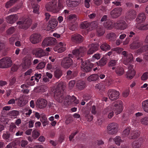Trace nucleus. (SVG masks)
<instances>
[{"label":"nucleus","mask_w":148,"mask_h":148,"mask_svg":"<svg viewBox=\"0 0 148 148\" xmlns=\"http://www.w3.org/2000/svg\"><path fill=\"white\" fill-rule=\"evenodd\" d=\"M66 87L63 83H59L57 85L56 88L54 90V97L56 101L59 102H61L62 101L64 97L62 91H63Z\"/></svg>","instance_id":"1"},{"label":"nucleus","mask_w":148,"mask_h":148,"mask_svg":"<svg viewBox=\"0 0 148 148\" xmlns=\"http://www.w3.org/2000/svg\"><path fill=\"white\" fill-rule=\"evenodd\" d=\"M118 130V126L115 123H109L107 126V131L108 134L113 135L116 134Z\"/></svg>","instance_id":"2"},{"label":"nucleus","mask_w":148,"mask_h":148,"mask_svg":"<svg viewBox=\"0 0 148 148\" xmlns=\"http://www.w3.org/2000/svg\"><path fill=\"white\" fill-rule=\"evenodd\" d=\"M57 0H52L51 2L47 3L45 5L46 10L48 11L56 13Z\"/></svg>","instance_id":"3"},{"label":"nucleus","mask_w":148,"mask_h":148,"mask_svg":"<svg viewBox=\"0 0 148 148\" xmlns=\"http://www.w3.org/2000/svg\"><path fill=\"white\" fill-rule=\"evenodd\" d=\"M31 23L32 21L29 18H27L23 21H19L17 23V24L19 25V28L25 30L27 29L30 26Z\"/></svg>","instance_id":"4"},{"label":"nucleus","mask_w":148,"mask_h":148,"mask_svg":"<svg viewBox=\"0 0 148 148\" xmlns=\"http://www.w3.org/2000/svg\"><path fill=\"white\" fill-rule=\"evenodd\" d=\"M112 106L113 107H115L114 108V111L116 114L121 113L122 111L123 105L122 102L120 100H117L112 103Z\"/></svg>","instance_id":"5"},{"label":"nucleus","mask_w":148,"mask_h":148,"mask_svg":"<svg viewBox=\"0 0 148 148\" xmlns=\"http://www.w3.org/2000/svg\"><path fill=\"white\" fill-rule=\"evenodd\" d=\"M56 43V40L55 38L48 37L45 39L42 43V46H47L54 45Z\"/></svg>","instance_id":"6"},{"label":"nucleus","mask_w":148,"mask_h":148,"mask_svg":"<svg viewBox=\"0 0 148 148\" xmlns=\"http://www.w3.org/2000/svg\"><path fill=\"white\" fill-rule=\"evenodd\" d=\"M122 11L121 8H117L113 9L110 13V15L111 18H116L119 17L121 14Z\"/></svg>","instance_id":"7"},{"label":"nucleus","mask_w":148,"mask_h":148,"mask_svg":"<svg viewBox=\"0 0 148 148\" xmlns=\"http://www.w3.org/2000/svg\"><path fill=\"white\" fill-rule=\"evenodd\" d=\"M109 99L113 101L115 100L119 97V91L114 89H110L108 92Z\"/></svg>","instance_id":"8"},{"label":"nucleus","mask_w":148,"mask_h":148,"mask_svg":"<svg viewBox=\"0 0 148 148\" xmlns=\"http://www.w3.org/2000/svg\"><path fill=\"white\" fill-rule=\"evenodd\" d=\"M41 40V35L38 33L33 34L30 37V41L34 44L38 43Z\"/></svg>","instance_id":"9"},{"label":"nucleus","mask_w":148,"mask_h":148,"mask_svg":"<svg viewBox=\"0 0 148 148\" xmlns=\"http://www.w3.org/2000/svg\"><path fill=\"white\" fill-rule=\"evenodd\" d=\"M85 49V48L83 47H80L78 49L75 48L73 50L72 53L76 57H80L83 56Z\"/></svg>","instance_id":"10"},{"label":"nucleus","mask_w":148,"mask_h":148,"mask_svg":"<svg viewBox=\"0 0 148 148\" xmlns=\"http://www.w3.org/2000/svg\"><path fill=\"white\" fill-rule=\"evenodd\" d=\"M66 99L68 100L66 101V103L68 105L71 104L74 106L79 103V100L74 96L71 97L69 95H67L66 97Z\"/></svg>","instance_id":"11"},{"label":"nucleus","mask_w":148,"mask_h":148,"mask_svg":"<svg viewBox=\"0 0 148 148\" xmlns=\"http://www.w3.org/2000/svg\"><path fill=\"white\" fill-rule=\"evenodd\" d=\"M72 41L76 43H80L84 40V37L81 35L78 34H75L71 36Z\"/></svg>","instance_id":"12"},{"label":"nucleus","mask_w":148,"mask_h":148,"mask_svg":"<svg viewBox=\"0 0 148 148\" xmlns=\"http://www.w3.org/2000/svg\"><path fill=\"white\" fill-rule=\"evenodd\" d=\"M143 42L140 40L135 39L130 45V48L132 49H136L143 45Z\"/></svg>","instance_id":"13"},{"label":"nucleus","mask_w":148,"mask_h":148,"mask_svg":"<svg viewBox=\"0 0 148 148\" xmlns=\"http://www.w3.org/2000/svg\"><path fill=\"white\" fill-rule=\"evenodd\" d=\"M115 28L119 30L125 29L127 26L126 23L123 21H117L115 22Z\"/></svg>","instance_id":"14"},{"label":"nucleus","mask_w":148,"mask_h":148,"mask_svg":"<svg viewBox=\"0 0 148 148\" xmlns=\"http://www.w3.org/2000/svg\"><path fill=\"white\" fill-rule=\"evenodd\" d=\"M47 104V101L44 99H38L36 102V106L37 108L40 109L44 108Z\"/></svg>","instance_id":"15"},{"label":"nucleus","mask_w":148,"mask_h":148,"mask_svg":"<svg viewBox=\"0 0 148 148\" xmlns=\"http://www.w3.org/2000/svg\"><path fill=\"white\" fill-rule=\"evenodd\" d=\"M128 70L126 72V77L129 78L130 79L133 78L135 75L136 71L133 69L132 65H130L128 68Z\"/></svg>","instance_id":"16"},{"label":"nucleus","mask_w":148,"mask_h":148,"mask_svg":"<svg viewBox=\"0 0 148 148\" xmlns=\"http://www.w3.org/2000/svg\"><path fill=\"white\" fill-rule=\"evenodd\" d=\"M115 23L112 20H108L104 23L103 26L107 29L111 30L115 27Z\"/></svg>","instance_id":"17"},{"label":"nucleus","mask_w":148,"mask_h":148,"mask_svg":"<svg viewBox=\"0 0 148 148\" xmlns=\"http://www.w3.org/2000/svg\"><path fill=\"white\" fill-rule=\"evenodd\" d=\"M18 18V16L16 14H13L7 16L6 19L8 23L13 24L15 23Z\"/></svg>","instance_id":"18"},{"label":"nucleus","mask_w":148,"mask_h":148,"mask_svg":"<svg viewBox=\"0 0 148 148\" xmlns=\"http://www.w3.org/2000/svg\"><path fill=\"white\" fill-rule=\"evenodd\" d=\"M136 16V12L134 10L128 11L126 13V16L129 19L132 20L134 19Z\"/></svg>","instance_id":"19"},{"label":"nucleus","mask_w":148,"mask_h":148,"mask_svg":"<svg viewBox=\"0 0 148 148\" xmlns=\"http://www.w3.org/2000/svg\"><path fill=\"white\" fill-rule=\"evenodd\" d=\"M133 61V55L131 53L127 54V56L126 58H124L123 63L126 65V64H130Z\"/></svg>","instance_id":"20"},{"label":"nucleus","mask_w":148,"mask_h":148,"mask_svg":"<svg viewBox=\"0 0 148 148\" xmlns=\"http://www.w3.org/2000/svg\"><path fill=\"white\" fill-rule=\"evenodd\" d=\"M12 62L9 57H5L0 60V65H12Z\"/></svg>","instance_id":"21"},{"label":"nucleus","mask_w":148,"mask_h":148,"mask_svg":"<svg viewBox=\"0 0 148 148\" xmlns=\"http://www.w3.org/2000/svg\"><path fill=\"white\" fill-rule=\"evenodd\" d=\"M57 21L54 18H52L48 22L47 27L48 28L53 29L55 28L58 25Z\"/></svg>","instance_id":"22"},{"label":"nucleus","mask_w":148,"mask_h":148,"mask_svg":"<svg viewBox=\"0 0 148 148\" xmlns=\"http://www.w3.org/2000/svg\"><path fill=\"white\" fill-rule=\"evenodd\" d=\"M31 57L30 55H27L23 59L22 65H31Z\"/></svg>","instance_id":"23"},{"label":"nucleus","mask_w":148,"mask_h":148,"mask_svg":"<svg viewBox=\"0 0 148 148\" xmlns=\"http://www.w3.org/2000/svg\"><path fill=\"white\" fill-rule=\"evenodd\" d=\"M18 100V105L21 107L25 106L28 102L27 100L24 99V96L20 97L16 99V100Z\"/></svg>","instance_id":"24"},{"label":"nucleus","mask_w":148,"mask_h":148,"mask_svg":"<svg viewBox=\"0 0 148 148\" xmlns=\"http://www.w3.org/2000/svg\"><path fill=\"white\" fill-rule=\"evenodd\" d=\"M35 54L36 57L38 58H41L45 55L44 51L40 48L36 49Z\"/></svg>","instance_id":"25"},{"label":"nucleus","mask_w":148,"mask_h":148,"mask_svg":"<svg viewBox=\"0 0 148 148\" xmlns=\"http://www.w3.org/2000/svg\"><path fill=\"white\" fill-rule=\"evenodd\" d=\"M146 18L145 14L144 13L139 14L136 18L137 21L139 23H142L145 21Z\"/></svg>","instance_id":"26"},{"label":"nucleus","mask_w":148,"mask_h":148,"mask_svg":"<svg viewBox=\"0 0 148 148\" xmlns=\"http://www.w3.org/2000/svg\"><path fill=\"white\" fill-rule=\"evenodd\" d=\"M67 64L66 65H72L73 64L72 60L69 57H65L62 60L61 65Z\"/></svg>","instance_id":"27"},{"label":"nucleus","mask_w":148,"mask_h":148,"mask_svg":"<svg viewBox=\"0 0 148 148\" xmlns=\"http://www.w3.org/2000/svg\"><path fill=\"white\" fill-rule=\"evenodd\" d=\"M98 45L97 44L92 45L87 52L88 54H92L94 52L98 49Z\"/></svg>","instance_id":"28"},{"label":"nucleus","mask_w":148,"mask_h":148,"mask_svg":"<svg viewBox=\"0 0 148 148\" xmlns=\"http://www.w3.org/2000/svg\"><path fill=\"white\" fill-rule=\"evenodd\" d=\"M85 83L84 81H79L77 82L76 87L80 90L83 89L85 86Z\"/></svg>","instance_id":"29"},{"label":"nucleus","mask_w":148,"mask_h":148,"mask_svg":"<svg viewBox=\"0 0 148 148\" xmlns=\"http://www.w3.org/2000/svg\"><path fill=\"white\" fill-rule=\"evenodd\" d=\"M99 75L97 74H92L89 76L87 78V80L88 81H96L99 78Z\"/></svg>","instance_id":"30"},{"label":"nucleus","mask_w":148,"mask_h":148,"mask_svg":"<svg viewBox=\"0 0 148 148\" xmlns=\"http://www.w3.org/2000/svg\"><path fill=\"white\" fill-rule=\"evenodd\" d=\"M115 72L118 75L121 76L124 73L125 71L123 68L118 66L116 69Z\"/></svg>","instance_id":"31"},{"label":"nucleus","mask_w":148,"mask_h":148,"mask_svg":"<svg viewBox=\"0 0 148 148\" xmlns=\"http://www.w3.org/2000/svg\"><path fill=\"white\" fill-rule=\"evenodd\" d=\"M92 66H90L88 65H81V69L84 72H88L90 71Z\"/></svg>","instance_id":"32"},{"label":"nucleus","mask_w":148,"mask_h":148,"mask_svg":"<svg viewBox=\"0 0 148 148\" xmlns=\"http://www.w3.org/2000/svg\"><path fill=\"white\" fill-rule=\"evenodd\" d=\"M95 88L96 89L99 90V91L101 92L105 90V86L101 83L97 84L95 86Z\"/></svg>","instance_id":"33"},{"label":"nucleus","mask_w":148,"mask_h":148,"mask_svg":"<svg viewBox=\"0 0 148 148\" xmlns=\"http://www.w3.org/2000/svg\"><path fill=\"white\" fill-rule=\"evenodd\" d=\"M148 50V45H146L143 46L140 48L138 49L136 51L138 53H142L145 51Z\"/></svg>","instance_id":"34"},{"label":"nucleus","mask_w":148,"mask_h":148,"mask_svg":"<svg viewBox=\"0 0 148 148\" xmlns=\"http://www.w3.org/2000/svg\"><path fill=\"white\" fill-rule=\"evenodd\" d=\"M100 48L102 50L105 51L109 50L111 49L110 45L106 43H104L101 45Z\"/></svg>","instance_id":"35"},{"label":"nucleus","mask_w":148,"mask_h":148,"mask_svg":"<svg viewBox=\"0 0 148 148\" xmlns=\"http://www.w3.org/2000/svg\"><path fill=\"white\" fill-rule=\"evenodd\" d=\"M90 23L87 21H84L82 22L80 24V27L82 29H86L90 26Z\"/></svg>","instance_id":"36"},{"label":"nucleus","mask_w":148,"mask_h":148,"mask_svg":"<svg viewBox=\"0 0 148 148\" xmlns=\"http://www.w3.org/2000/svg\"><path fill=\"white\" fill-rule=\"evenodd\" d=\"M142 106L144 111L148 112V99L142 102Z\"/></svg>","instance_id":"37"},{"label":"nucleus","mask_w":148,"mask_h":148,"mask_svg":"<svg viewBox=\"0 0 148 148\" xmlns=\"http://www.w3.org/2000/svg\"><path fill=\"white\" fill-rule=\"evenodd\" d=\"M107 36L108 39L110 41L114 40L116 38V34L113 32H111L108 34Z\"/></svg>","instance_id":"38"},{"label":"nucleus","mask_w":148,"mask_h":148,"mask_svg":"<svg viewBox=\"0 0 148 148\" xmlns=\"http://www.w3.org/2000/svg\"><path fill=\"white\" fill-rule=\"evenodd\" d=\"M63 2H62V1H58V7L57 8H56V13L58 12L60 10H61L63 8Z\"/></svg>","instance_id":"39"},{"label":"nucleus","mask_w":148,"mask_h":148,"mask_svg":"<svg viewBox=\"0 0 148 148\" xmlns=\"http://www.w3.org/2000/svg\"><path fill=\"white\" fill-rule=\"evenodd\" d=\"M139 133L136 132L134 131L132 132L129 136V138L132 139H135L139 136Z\"/></svg>","instance_id":"40"},{"label":"nucleus","mask_w":148,"mask_h":148,"mask_svg":"<svg viewBox=\"0 0 148 148\" xmlns=\"http://www.w3.org/2000/svg\"><path fill=\"white\" fill-rule=\"evenodd\" d=\"M62 71L59 69H57L54 72V76L57 79L60 78L62 75Z\"/></svg>","instance_id":"41"},{"label":"nucleus","mask_w":148,"mask_h":148,"mask_svg":"<svg viewBox=\"0 0 148 148\" xmlns=\"http://www.w3.org/2000/svg\"><path fill=\"white\" fill-rule=\"evenodd\" d=\"M97 31L99 36L103 35L105 33V31L103 27H98L97 28Z\"/></svg>","instance_id":"42"},{"label":"nucleus","mask_w":148,"mask_h":148,"mask_svg":"<svg viewBox=\"0 0 148 148\" xmlns=\"http://www.w3.org/2000/svg\"><path fill=\"white\" fill-rule=\"evenodd\" d=\"M34 90L36 92H44L45 91V89L44 88V85H42L40 86H37L36 88H34Z\"/></svg>","instance_id":"43"},{"label":"nucleus","mask_w":148,"mask_h":148,"mask_svg":"<svg viewBox=\"0 0 148 148\" xmlns=\"http://www.w3.org/2000/svg\"><path fill=\"white\" fill-rule=\"evenodd\" d=\"M40 133L35 129L34 130L32 133V136L33 138L35 139L37 138L40 135Z\"/></svg>","instance_id":"44"},{"label":"nucleus","mask_w":148,"mask_h":148,"mask_svg":"<svg viewBox=\"0 0 148 148\" xmlns=\"http://www.w3.org/2000/svg\"><path fill=\"white\" fill-rule=\"evenodd\" d=\"M78 2H75L71 1L67 2V4L68 6L70 7H74L77 6L79 4Z\"/></svg>","instance_id":"45"},{"label":"nucleus","mask_w":148,"mask_h":148,"mask_svg":"<svg viewBox=\"0 0 148 148\" xmlns=\"http://www.w3.org/2000/svg\"><path fill=\"white\" fill-rule=\"evenodd\" d=\"M107 59L104 57H103L99 61V65H105L107 62ZM97 64H98L99 63L97 62Z\"/></svg>","instance_id":"46"},{"label":"nucleus","mask_w":148,"mask_h":148,"mask_svg":"<svg viewBox=\"0 0 148 148\" xmlns=\"http://www.w3.org/2000/svg\"><path fill=\"white\" fill-rule=\"evenodd\" d=\"M68 18L69 21L72 22H74L77 18L76 15L72 14L69 15Z\"/></svg>","instance_id":"47"},{"label":"nucleus","mask_w":148,"mask_h":148,"mask_svg":"<svg viewBox=\"0 0 148 148\" xmlns=\"http://www.w3.org/2000/svg\"><path fill=\"white\" fill-rule=\"evenodd\" d=\"M133 148H138L141 146V143L137 141L133 142L132 144Z\"/></svg>","instance_id":"48"},{"label":"nucleus","mask_w":148,"mask_h":148,"mask_svg":"<svg viewBox=\"0 0 148 148\" xmlns=\"http://www.w3.org/2000/svg\"><path fill=\"white\" fill-rule=\"evenodd\" d=\"M19 112L18 111L14 110L10 111L8 113V115L12 116H17L18 115Z\"/></svg>","instance_id":"49"},{"label":"nucleus","mask_w":148,"mask_h":148,"mask_svg":"<svg viewBox=\"0 0 148 148\" xmlns=\"http://www.w3.org/2000/svg\"><path fill=\"white\" fill-rule=\"evenodd\" d=\"M140 121L143 124L145 125H148V117H145L142 119L140 120Z\"/></svg>","instance_id":"50"},{"label":"nucleus","mask_w":148,"mask_h":148,"mask_svg":"<svg viewBox=\"0 0 148 148\" xmlns=\"http://www.w3.org/2000/svg\"><path fill=\"white\" fill-rule=\"evenodd\" d=\"M98 23L97 21H93L90 23V26H91L93 29L98 27Z\"/></svg>","instance_id":"51"},{"label":"nucleus","mask_w":148,"mask_h":148,"mask_svg":"<svg viewBox=\"0 0 148 148\" xmlns=\"http://www.w3.org/2000/svg\"><path fill=\"white\" fill-rule=\"evenodd\" d=\"M123 50V49L122 48L116 47L112 49H111L112 51H114L117 53H120L121 51Z\"/></svg>","instance_id":"52"},{"label":"nucleus","mask_w":148,"mask_h":148,"mask_svg":"<svg viewBox=\"0 0 148 148\" xmlns=\"http://www.w3.org/2000/svg\"><path fill=\"white\" fill-rule=\"evenodd\" d=\"M130 130V127H128L126 128L123 131V134L125 136H127L129 134Z\"/></svg>","instance_id":"53"},{"label":"nucleus","mask_w":148,"mask_h":148,"mask_svg":"<svg viewBox=\"0 0 148 148\" xmlns=\"http://www.w3.org/2000/svg\"><path fill=\"white\" fill-rule=\"evenodd\" d=\"M114 141L116 144L118 145H119L121 142V137L119 136H116L114 139Z\"/></svg>","instance_id":"54"},{"label":"nucleus","mask_w":148,"mask_h":148,"mask_svg":"<svg viewBox=\"0 0 148 148\" xmlns=\"http://www.w3.org/2000/svg\"><path fill=\"white\" fill-rule=\"evenodd\" d=\"M85 117L87 119V121H91L93 119L92 115L90 113L86 114L85 115Z\"/></svg>","instance_id":"55"},{"label":"nucleus","mask_w":148,"mask_h":148,"mask_svg":"<svg viewBox=\"0 0 148 148\" xmlns=\"http://www.w3.org/2000/svg\"><path fill=\"white\" fill-rule=\"evenodd\" d=\"M15 29L14 27H10L6 31L7 33L9 34H12L15 31Z\"/></svg>","instance_id":"56"},{"label":"nucleus","mask_w":148,"mask_h":148,"mask_svg":"<svg viewBox=\"0 0 148 148\" xmlns=\"http://www.w3.org/2000/svg\"><path fill=\"white\" fill-rule=\"evenodd\" d=\"M148 74V72H146L144 73L141 77V79L143 80H147L148 77L147 75Z\"/></svg>","instance_id":"57"},{"label":"nucleus","mask_w":148,"mask_h":148,"mask_svg":"<svg viewBox=\"0 0 148 148\" xmlns=\"http://www.w3.org/2000/svg\"><path fill=\"white\" fill-rule=\"evenodd\" d=\"M141 30H145L148 29V24L145 25H141L139 28Z\"/></svg>","instance_id":"58"},{"label":"nucleus","mask_w":148,"mask_h":148,"mask_svg":"<svg viewBox=\"0 0 148 148\" xmlns=\"http://www.w3.org/2000/svg\"><path fill=\"white\" fill-rule=\"evenodd\" d=\"M11 1L12 0H10L6 3L5 6L6 8H9L13 5L11 2Z\"/></svg>","instance_id":"59"},{"label":"nucleus","mask_w":148,"mask_h":148,"mask_svg":"<svg viewBox=\"0 0 148 148\" xmlns=\"http://www.w3.org/2000/svg\"><path fill=\"white\" fill-rule=\"evenodd\" d=\"M16 127L15 125L13 123H12L10 126L9 131L10 132H12L14 128Z\"/></svg>","instance_id":"60"},{"label":"nucleus","mask_w":148,"mask_h":148,"mask_svg":"<svg viewBox=\"0 0 148 148\" xmlns=\"http://www.w3.org/2000/svg\"><path fill=\"white\" fill-rule=\"evenodd\" d=\"M64 138V135L62 134L60 135L58 141L60 143H61Z\"/></svg>","instance_id":"61"},{"label":"nucleus","mask_w":148,"mask_h":148,"mask_svg":"<svg viewBox=\"0 0 148 148\" xmlns=\"http://www.w3.org/2000/svg\"><path fill=\"white\" fill-rule=\"evenodd\" d=\"M75 84V81L73 80L71 81L69 83V86L70 89H71L74 86Z\"/></svg>","instance_id":"62"},{"label":"nucleus","mask_w":148,"mask_h":148,"mask_svg":"<svg viewBox=\"0 0 148 148\" xmlns=\"http://www.w3.org/2000/svg\"><path fill=\"white\" fill-rule=\"evenodd\" d=\"M21 6H20L17 5L16 7H14L13 8H11L10 11L12 12H14L16 11L17 10L19 9Z\"/></svg>","instance_id":"63"},{"label":"nucleus","mask_w":148,"mask_h":148,"mask_svg":"<svg viewBox=\"0 0 148 148\" xmlns=\"http://www.w3.org/2000/svg\"><path fill=\"white\" fill-rule=\"evenodd\" d=\"M19 68L18 65H13V66L11 68V71L14 72L16 71Z\"/></svg>","instance_id":"64"}]
</instances>
